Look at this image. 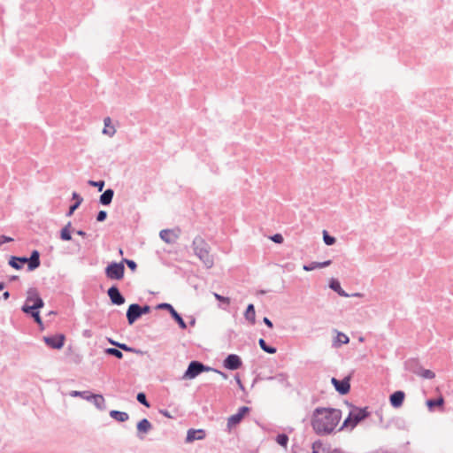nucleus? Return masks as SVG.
Listing matches in <instances>:
<instances>
[{"mask_svg":"<svg viewBox=\"0 0 453 453\" xmlns=\"http://www.w3.org/2000/svg\"><path fill=\"white\" fill-rule=\"evenodd\" d=\"M334 453H343L342 449H334Z\"/></svg>","mask_w":453,"mask_h":453,"instance_id":"56","label":"nucleus"},{"mask_svg":"<svg viewBox=\"0 0 453 453\" xmlns=\"http://www.w3.org/2000/svg\"><path fill=\"white\" fill-rule=\"evenodd\" d=\"M88 184L91 187L97 188L98 191H102L104 188L105 182L103 180H88Z\"/></svg>","mask_w":453,"mask_h":453,"instance_id":"39","label":"nucleus"},{"mask_svg":"<svg viewBox=\"0 0 453 453\" xmlns=\"http://www.w3.org/2000/svg\"><path fill=\"white\" fill-rule=\"evenodd\" d=\"M5 288V283L4 281L0 282V291H2Z\"/></svg>","mask_w":453,"mask_h":453,"instance_id":"55","label":"nucleus"},{"mask_svg":"<svg viewBox=\"0 0 453 453\" xmlns=\"http://www.w3.org/2000/svg\"><path fill=\"white\" fill-rule=\"evenodd\" d=\"M159 412L166 418H173V416L167 410H159Z\"/></svg>","mask_w":453,"mask_h":453,"instance_id":"49","label":"nucleus"},{"mask_svg":"<svg viewBox=\"0 0 453 453\" xmlns=\"http://www.w3.org/2000/svg\"><path fill=\"white\" fill-rule=\"evenodd\" d=\"M244 318L250 323V325H254L256 323V311L253 303L248 304L244 311Z\"/></svg>","mask_w":453,"mask_h":453,"instance_id":"23","label":"nucleus"},{"mask_svg":"<svg viewBox=\"0 0 453 453\" xmlns=\"http://www.w3.org/2000/svg\"><path fill=\"white\" fill-rule=\"evenodd\" d=\"M426 405L429 410H433L434 407H443L444 398L441 395L437 398H431L426 401Z\"/></svg>","mask_w":453,"mask_h":453,"instance_id":"29","label":"nucleus"},{"mask_svg":"<svg viewBox=\"0 0 453 453\" xmlns=\"http://www.w3.org/2000/svg\"><path fill=\"white\" fill-rule=\"evenodd\" d=\"M342 418L339 409L317 407L311 416V426L319 435H327L334 432Z\"/></svg>","mask_w":453,"mask_h":453,"instance_id":"1","label":"nucleus"},{"mask_svg":"<svg viewBox=\"0 0 453 453\" xmlns=\"http://www.w3.org/2000/svg\"><path fill=\"white\" fill-rule=\"evenodd\" d=\"M44 343L52 349H61L65 342L64 334H56L54 335L43 336Z\"/></svg>","mask_w":453,"mask_h":453,"instance_id":"10","label":"nucleus"},{"mask_svg":"<svg viewBox=\"0 0 453 453\" xmlns=\"http://www.w3.org/2000/svg\"><path fill=\"white\" fill-rule=\"evenodd\" d=\"M270 239L278 244H281L284 242V238L281 234H275L270 237Z\"/></svg>","mask_w":453,"mask_h":453,"instance_id":"42","label":"nucleus"},{"mask_svg":"<svg viewBox=\"0 0 453 453\" xmlns=\"http://www.w3.org/2000/svg\"><path fill=\"white\" fill-rule=\"evenodd\" d=\"M107 295L113 305H122L125 303L126 299L121 294L119 288L116 285H112L107 290Z\"/></svg>","mask_w":453,"mask_h":453,"instance_id":"12","label":"nucleus"},{"mask_svg":"<svg viewBox=\"0 0 453 453\" xmlns=\"http://www.w3.org/2000/svg\"><path fill=\"white\" fill-rule=\"evenodd\" d=\"M70 395L73 397L80 396L88 402H91L100 411L106 410L104 397L100 394H94L88 390H84V391L73 390V391H71Z\"/></svg>","mask_w":453,"mask_h":453,"instance_id":"5","label":"nucleus"},{"mask_svg":"<svg viewBox=\"0 0 453 453\" xmlns=\"http://www.w3.org/2000/svg\"><path fill=\"white\" fill-rule=\"evenodd\" d=\"M72 199L74 201V203L69 206V209L65 213L66 217H71L83 202L82 196L76 191L73 192Z\"/></svg>","mask_w":453,"mask_h":453,"instance_id":"18","label":"nucleus"},{"mask_svg":"<svg viewBox=\"0 0 453 453\" xmlns=\"http://www.w3.org/2000/svg\"><path fill=\"white\" fill-rule=\"evenodd\" d=\"M275 441H277V443L279 445H280L282 447H287L288 442V434H286L284 433L279 434H277Z\"/></svg>","mask_w":453,"mask_h":453,"instance_id":"36","label":"nucleus"},{"mask_svg":"<svg viewBox=\"0 0 453 453\" xmlns=\"http://www.w3.org/2000/svg\"><path fill=\"white\" fill-rule=\"evenodd\" d=\"M192 248L195 255L199 257L206 268L213 266L214 260L210 255V246L202 236L197 235L194 238Z\"/></svg>","mask_w":453,"mask_h":453,"instance_id":"3","label":"nucleus"},{"mask_svg":"<svg viewBox=\"0 0 453 453\" xmlns=\"http://www.w3.org/2000/svg\"><path fill=\"white\" fill-rule=\"evenodd\" d=\"M329 288L336 292L340 296L349 297V295L347 294L341 287V283L337 279H331L329 281Z\"/></svg>","mask_w":453,"mask_h":453,"instance_id":"22","label":"nucleus"},{"mask_svg":"<svg viewBox=\"0 0 453 453\" xmlns=\"http://www.w3.org/2000/svg\"><path fill=\"white\" fill-rule=\"evenodd\" d=\"M214 296H215L216 300L219 301L220 303L229 305V303H230L229 297L223 296L217 293H214Z\"/></svg>","mask_w":453,"mask_h":453,"instance_id":"41","label":"nucleus"},{"mask_svg":"<svg viewBox=\"0 0 453 453\" xmlns=\"http://www.w3.org/2000/svg\"><path fill=\"white\" fill-rule=\"evenodd\" d=\"M110 417L119 422H125L128 420L129 415L125 411L112 410L110 411Z\"/></svg>","mask_w":453,"mask_h":453,"instance_id":"27","label":"nucleus"},{"mask_svg":"<svg viewBox=\"0 0 453 453\" xmlns=\"http://www.w3.org/2000/svg\"><path fill=\"white\" fill-rule=\"evenodd\" d=\"M136 400L142 404L143 406L149 408L150 407V402L147 400L146 395L143 392H139L136 395Z\"/></svg>","mask_w":453,"mask_h":453,"instance_id":"37","label":"nucleus"},{"mask_svg":"<svg viewBox=\"0 0 453 453\" xmlns=\"http://www.w3.org/2000/svg\"><path fill=\"white\" fill-rule=\"evenodd\" d=\"M370 416V412L368 411V408H357L356 407L354 410L350 411L348 417L344 419L342 426L339 428V431L343 430L346 427H350L353 429L357 425L367 418Z\"/></svg>","mask_w":453,"mask_h":453,"instance_id":"4","label":"nucleus"},{"mask_svg":"<svg viewBox=\"0 0 453 453\" xmlns=\"http://www.w3.org/2000/svg\"><path fill=\"white\" fill-rule=\"evenodd\" d=\"M156 309L167 311L170 313L172 319L178 324L180 329H187V323L171 303H160L157 305Z\"/></svg>","mask_w":453,"mask_h":453,"instance_id":"8","label":"nucleus"},{"mask_svg":"<svg viewBox=\"0 0 453 453\" xmlns=\"http://www.w3.org/2000/svg\"><path fill=\"white\" fill-rule=\"evenodd\" d=\"M72 223L69 221L59 233V238L62 241L68 242L72 240Z\"/></svg>","mask_w":453,"mask_h":453,"instance_id":"25","label":"nucleus"},{"mask_svg":"<svg viewBox=\"0 0 453 453\" xmlns=\"http://www.w3.org/2000/svg\"><path fill=\"white\" fill-rule=\"evenodd\" d=\"M117 348H119V349H120V350H124V351L130 352V353L141 352L140 350H138L133 347H130L125 343H120V342L119 344H117Z\"/></svg>","mask_w":453,"mask_h":453,"instance_id":"38","label":"nucleus"},{"mask_svg":"<svg viewBox=\"0 0 453 453\" xmlns=\"http://www.w3.org/2000/svg\"><path fill=\"white\" fill-rule=\"evenodd\" d=\"M138 309L141 313V317L150 312V306L149 304H144L142 306L139 304Z\"/></svg>","mask_w":453,"mask_h":453,"instance_id":"44","label":"nucleus"},{"mask_svg":"<svg viewBox=\"0 0 453 453\" xmlns=\"http://www.w3.org/2000/svg\"><path fill=\"white\" fill-rule=\"evenodd\" d=\"M111 120L110 117L104 118V127L103 129V134H107L111 137L116 133V130H115V127L111 125Z\"/></svg>","mask_w":453,"mask_h":453,"instance_id":"28","label":"nucleus"},{"mask_svg":"<svg viewBox=\"0 0 453 453\" xmlns=\"http://www.w3.org/2000/svg\"><path fill=\"white\" fill-rule=\"evenodd\" d=\"M34 321L39 326L41 330L44 329L42 319L40 316V313L35 314V316H32Z\"/></svg>","mask_w":453,"mask_h":453,"instance_id":"43","label":"nucleus"},{"mask_svg":"<svg viewBox=\"0 0 453 453\" xmlns=\"http://www.w3.org/2000/svg\"><path fill=\"white\" fill-rule=\"evenodd\" d=\"M405 399V393L402 390H396L389 395V403L393 408H400L403 406Z\"/></svg>","mask_w":453,"mask_h":453,"instance_id":"16","label":"nucleus"},{"mask_svg":"<svg viewBox=\"0 0 453 453\" xmlns=\"http://www.w3.org/2000/svg\"><path fill=\"white\" fill-rule=\"evenodd\" d=\"M212 371H213V372H218L219 374H220V375H221V377H223L224 379H226V378H227L226 373H225V372H221V371H219V370H217V369H214V370H212Z\"/></svg>","mask_w":453,"mask_h":453,"instance_id":"51","label":"nucleus"},{"mask_svg":"<svg viewBox=\"0 0 453 453\" xmlns=\"http://www.w3.org/2000/svg\"><path fill=\"white\" fill-rule=\"evenodd\" d=\"M107 219V211H99L96 215V220L98 222H104Z\"/></svg>","mask_w":453,"mask_h":453,"instance_id":"45","label":"nucleus"},{"mask_svg":"<svg viewBox=\"0 0 453 453\" xmlns=\"http://www.w3.org/2000/svg\"><path fill=\"white\" fill-rule=\"evenodd\" d=\"M180 230L163 229L159 232V237L167 244H173L180 236Z\"/></svg>","mask_w":453,"mask_h":453,"instance_id":"14","label":"nucleus"},{"mask_svg":"<svg viewBox=\"0 0 453 453\" xmlns=\"http://www.w3.org/2000/svg\"><path fill=\"white\" fill-rule=\"evenodd\" d=\"M332 264L331 260H326L324 262H311L308 265H303V269L306 272H310L318 268H325Z\"/></svg>","mask_w":453,"mask_h":453,"instance_id":"20","label":"nucleus"},{"mask_svg":"<svg viewBox=\"0 0 453 453\" xmlns=\"http://www.w3.org/2000/svg\"><path fill=\"white\" fill-rule=\"evenodd\" d=\"M234 379H235V380H236V383H237V385H238L239 388H240L241 390L244 391V390H245V388H244V386H243V384H242V380H241V379H240L239 375H238V374H236V375L234 376Z\"/></svg>","mask_w":453,"mask_h":453,"instance_id":"47","label":"nucleus"},{"mask_svg":"<svg viewBox=\"0 0 453 453\" xmlns=\"http://www.w3.org/2000/svg\"><path fill=\"white\" fill-rule=\"evenodd\" d=\"M18 279H19V277H18V276H12V277L11 278V280H18Z\"/></svg>","mask_w":453,"mask_h":453,"instance_id":"57","label":"nucleus"},{"mask_svg":"<svg viewBox=\"0 0 453 453\" xmlns=\"http://www.w3.org/2000/svg\"><path fill=\"white\" fill-rule=\"evenodd\" d=\"M136 428L139 434H148L152 429V425L147 418H142L137 423Z\"/></svg>","mask_w":453,"mask_h":453,"instance_id":"24","label":"nucleus"},{"mask_svg":"<svg viewBox=\"0 0 453 453\" xmlns=\"http://www.w3.org/2000/svg\"><path fill=\"white\" fill-rule=\"evenodd\" d=\"M415 373L424 379H434L435 377V373L428 369L419 368L418 371H415Z\"/></svg>","mask_w":453,"mask_h":453,"instance_id":"33","label":"nucleus"},{"mask_svg":"<svg viewBox=\"0 0 453 453\" xmlns=\"http://www.w3.org/2000/svg\"><path fill=\"white\" fill-rule=\"evenodd\" d=\"M312 453H334L329 446L324 445L320 440L315 441L312 443Z\"/></svg>","mask_w":453,"mask_h":453,"instance_id":"21","label":"nucleus"},{"mask_svg":"<svg viewBox=\"0 0 453 453\" xmlns=\"http://www.w3.org/2000/svg\"><path fill=\"white\" fill-rule=\"evenodd\" d=\"M21 311L22 312L29 315L30 317L35 316L37 313H40V311L36 310V307H35L34 304H29L28 303H27V301L22 305Z\"/></svg>","mask_w":453,"mask_h":453,"instance_id":"31","label":"nucleus"},{"mask_svg":"<svg viewBox=\"0 0 453 453\" xmlns=\"http://www.w3.org/2000/svg\"><path fill=\"white\" fill-rule=\"evenodd\" d=\"M121 262H123V265L126 264L132 272L136 271L137 264L135 261L132 259L123 258Z\"/></svg>","mask_w":453,"mask_h":453,"instance_id":"40","label":"nucleus"},{"mask_svg":"<svg viewBox=\"0 0 453 453\" xmlns=\"http://www.w3.org/2000/svg\"><path fill=\"white\" fill-rule=\"evenodd\" d=\"M287 376L283 373H280V374H278L277 376H271V377H268L267 380H273L274 379H278L279 381L280 382H285L287 381Z\"/></svg>","mask_w":453,"mask_h":453,"instance_id":"46","label":"nucleus"},{"mask_svg":"<svg viewBox=\"0 0 453 453\" xmlns=\"http://www.w3.org/2000/svg\"><path fill=\"white\" fill-rule=\"evenodd\" d=\"M106 277L110 280H119L124 278L125 266L123 262H111L104 269Z\"/></svg>","mask_w":453,"mask_h":453,"instance_id":"7","label":"nucleus"},{"mask_svg":"<svg viewBox=\"0 0 453 453\" xmlns=\"http://www.w3.org/2000/svg\"><path fill=\"white\" fill-rule=\"evenodd\" d=\"M104 352L105 354L109 355V356H112L118 359H122L123 358V353L120 349H119V348H107L104 349Z\"/></svg>","mask_w":453,"mask_h":453,"instance_id":"34","label":"nucleus"},{"mask_svg":"<svg viewBox=\"0 0 453 453\" xmlns=\"http://www.w3.org/2000/svg\"><path fill=\"white\" fill-rule=\"evenodd\" d=\"M8 264L16 270L22 269L24 265L27 264V271L33 272L41 265L40 252L37 250H34L29 257L12 256Z\"/></svg>","mask_w":453,"mask_h":453,"instance_id":"2","label":"nucleus"},{"mask_svg":"<svg viewBox=\"0 0 453 453\" xmlns=\"http://www.w3.org/2000/svg\"><path fill=\"white\" fill-rule=\"evenodd\" d=\"M250 410L251 409L248 406H242L238 409V411L235 414L231 415L227 418V431L230 432L232 427L239 425L242 421L243 418L250 412Z\"/></svg>","mask_w":453,"mask_h":453,"instance_id":"9","label":"nucleus"},{"mask_svg":"<svg viewBox=\"0 0 453 453\" xmlns=\"http://www.w3.org/2000/svg\"><path fill=\"white\" fill-rule=\"evenodd\" d=\"M113 196H114V190L112 188H107L100 196L99 203L104 206L110 205L112 202Z\"/></svg>","mask_w":453,"mask_h":453,"instance_id":"19","label":"nucleus"},{"mask_svg":"<svg viewBox=\"0 0 453 453\" xmlns=\"http://www.w3.org/2000/svg\"><path fill=\"white\" fill-rule=\"evenodd\" d=\"M108 341H109V342H110L111 345H113V346H115V347H117V344H119V342H116V341H113V340H111V339H108Z\"/></svg>","mask_w":453,"mask_h":453,"instance_id":"54","label":"nucleus"},{"mask_svg":"<svg viewBox=\"0 0 453 453\" xmlns=\"http://www.w3.org/2000/svg\"><path fill=\"white\" fill-rule=\"evenodd\" d=\"M226 369L235 371L242 366V358L236 354H229L223 361Z\"/></svg>","mask_w":453,"mask_h":453,"instance_id":"13","label":"nucleus"},{"mask_svg":"<svg viewBox=\"0 0 453 453\" xmlns=\"http://www.w3.org/2000/svg\"><path fill=\"white\" fill-rule=\"evenodd\" d=\"M75 233L83 238L87 237V233L83 230H77Z\"/></svg>","mask_w":453,"mask_h":453,"instance_id":"50","label":"nucleus"},{"mask_svg":"<svg viewBox=\"0 0 453 453\" xmlns=\"http://www.w3.org/2000/svg\"><path fill=\"white\" fill-rule=\"evenodd\" d=\"M264 323L269 327V328H273V324L272 322L271 319H269L267 317H265L264 319H263Z\"/></svg>","mask_w":453,"mask_h":453,"instance_id":"48","label":"nucleus"},{"mask_svg":"<svg viewBox=\"0 0 453 453\" xmlns=\"http://www.w3.org/2000/svg\"><path fill=\"white\" fill-rule=\"evenodd\" d=\"M211 370H214V368L207 366L200 361L193 360L188 364V368L183 374V379L192 380L202 372H209Z\"/></svg>","mask_w":453,"mask_h":453,"instance_id":"6","label":"nucleus"},{"mask_svg":"<svg viewBox=\"0 0 453 453\" xmlns=\"http://www.w3.org/2000/svg\"><path fill=\"white\" fill-rule=\"evenodd\" d=\"M139 304L138 303H132L128 306L127 310V319L128 322V325H133L136 320H138L141 318V313L139 311Z\"/></svg>","mask_w":453,"mask_h":453,"instance_id":"15","label":"nucleus"},{"mask_svg":"<svg viewBox=\"0 0 453 453\" xmlns=\"http://www.w3.org/2000/svg\"><path fill=\"white\" fill-rule=\"evenodd\" d=\"M9 297H10V292L9 291H5V292L3 293V298L4 300H7Z\"/></svg>","mask_w":453,"mask_h":453,"instance_id":"52","label":"nucleus"},{"mask_svg":"<svg viewBox=\"0 0 453 453\" xmlns=\"http://www.w3.org/2000/svg\"><path fill=\"white\" fill-rule=\"evenodd\" d=\"M331 383L341 395H345L350 391V376H346L342 380L333 377Z\"/></svg>","mask_w":453,"mask_h":453,"instance_id":"11","label":"nucleus"},{"mask_svg":"<svg viewBox=\"0 0 453 453\" xmlns=\"http://www.w3.org/2000/svg\"><path fill=\"white\" fill-rule=\"evenodd\" d=\"M258 344L259 347L268 354H275L277 352V349L273 346L268 345L263 338L258 340Z\"/></svg>","mask_w":453,"mask_h":453,"instance_id":"32","label":"nucleus"},{"mask_svg":"<svg viewBox=\"0 0 453 453\" xmlns=\"http://www.w3.org/2000/svg\"><path fill=\"white\" fill-rule=\"evenodd\" d=\"M189 325L194 326L196 325V319L194 317H190Z\"/></svg>","mask_w":453,"mask_h":453,"instance_id":"53","label":"nucleus"},{"mask_svg":"<svg viewBox=\"0 0 453 453\" xmlns=\"http://www.w3.org/2000/svg\"><path fill=\"white\" fill-rule=\"evenodd\" d=\"M349 342V338L343 333L338 332L337 335L335 337V340L334 341V346L339 347L342 344H347Z\"/></svg>","mask_w":453,"mask_h":453,"instance_id":"30","label":"nucleus"},{"mask_svg":"<svg viewBox=\"0 0 453 453\" xmlns=\"http://www.w3.org/2000/svg\"><path fill=\"white\" fill-rule=\"evenodd\" d=\"M29 302H33V304L36 307L37 311L44 306V302L37 292H35L33 296H28L27 297V303Z\"/></svg>","mask_w":453,"mask_h":453,"instance_id":"26","label":"nucleus"},{"mask_svg":"<svg viewBox=\"0 0 453 453\" xmlns=\"http://www.w3.org/2000/svg\"><path fill=\"white\" fill-rule=\"evenodd\" d=\"M206 436V433L203 429H194L190 428L188 430L186 441L192 442L196 440H203Z\"/></svg>","mask_w":453,"mask_h":453,"instance_id":"17","label":"nucleus"},{"mask_svg":"<svg viewBox=\"0 0 453 453\" xmlns=\"http://www.w3.org/2000/svg\"><path fill=\"white\" fill-rule=\"evenodd\" d=\"M323 241L326 245L331 246L336 242V238L330 235L326 230H323Z\"/></svg>","mask_w":453,"mask_h":453,"instance_id":"35","label":"nucleus"}]
</instances>
